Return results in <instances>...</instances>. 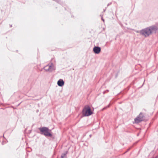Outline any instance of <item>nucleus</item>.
<instances>
[{
    "instance_id": "obj_1",
    "label": "nucleus",
    "mask_w": 158,
    "mask_h": 158,
    "mask_svg": "<svg viewBox=\"0 0 158 158\" xmlns=\"http://www.w3.org/2000/svg\"><path fill=\"white\" fill-rule=\"evenodd\" d=\"M157 30L156 27L155 26H152L142 30L140 31V33L144 35L145 37H147L152 33L155 32Z\"/></svg>"
},
{
    "instance_id": "obj_2",
    "label": "nucleus",
    "mask_w": 158,
    "mask_h": 158,
    "mask_svg": "<svg viewBox=\"0 0 158 158\" xmlns=\"http://www.w3.org/2000/svg\"><path fill=\"white\" fill-rule=\"evenodd\" d=\"M39 129L41 132L42 134H43L45 136H52V135L51 133V130H49L48 128L46 127H43L39 128Z\"/></svg>"
},
{
    "instance_id": "obj_3",
    "label": "nucleus",
    "mask_w": 158,
    "mask_h": 158,
    "mask_svg": "<svg viewBox=\"0 0 158 158\" xmlns=\"http://www.w3.org/2000/svg\"><path fill=\"white\" fill-rule=\"evenodd\" d=\"M82 113L84 116H88L93 114L91 108L89 105H86L84 106L82 110Z\"/></svg>"
},
{
    "instance_id": "obj_4",
    "label": "nucleus",
    "mask_w": 158,
    "mask_h": 158,
    "mask_svg": "<svg viewBox=\"0 0 158 158\" xmlns=\"http://www.w3.org/2000/svg\"><path fill=\"white\" fill-rule=\"evenodd\" d=\"M144 116L143 113L141 112L134 120L135 123H138L144 120Z\"/></svg>"
},
{
    "instance_id": "obj_5",
    "label": "nucleus",
    "mask_w": 158,
    "mask_h": 158,
    "mask_svg": "<svg viewBox=\"0 0 158 158\" xmlns=\"http://www.w3.org/2000/svg\"><path fill=\"white\" fill-rule=\"evenodd\" d=\"M54 66L53 63L49 64L44 67V70L46 71L51 72L54 70Z\"/></svg>"
},
{
    "instance_id": "obj_6",
    "label": "nucleus",
    "mask_w": 158,
    "mask_h": 158,
    "mask_svg": "<svg viewBox=\"0 0 158 158\" xmlns=\"http://www.w3.org/2000/svg\"><path fill=\"white\" fill-rule=\"evenodd\" d=\"M101 50V48L99 47H94L93 48V51L94 52L97 54H99Z\"/></svg>"
},
{
    "instance_id": "obj_7",
    "label": "nucleus",
    "mask_w": 158,
    "mask_h": 158,
    "mask_svg": "<svg viewBox=\"0 0 158 158\" xmlns=\"http://www.w3.org/2000/svg\"><path fill=\"white\" fill-rule=\"evenodd\" d=\"M57 84L60 86H62L64 84V82L61 79H60L57 82Z\"/></svg>"
},
{
    "instance_id": "obj_8",
    "label": "nucleus",
    "mask_w": 158,
    "mask_h": 158,
    "mask_svg": "<svg viewBox=\"0 0 158 158\" xmlns=\"http://www.w3.org/2000/svg\"><path fill=\"white\" fill-rule=\"evenodd\" d=\"M66 154L63 153L62 154L61 156V158H64V157L66 156Z\"/></svg>"
},
{
    "instance_id": "obj_9",
    "label": "nucleus",
    "mask_w": 158,
    "mask_h": 158,
    "mask_svg": "<svg viewBox=\"0 0 158 158\" xmlns=\"http://www.w3.org/2000/svg\"><path fill=\"white\" fill-rule=\"evenodd\" d=\"M102 19L104 22V20L103 19V18L102 17Z\"/></svg>"
},
{
    "instance_id": "obj_10",
    "label": "nucleus",
    "mask_w": 158,
    "mask_h": 158,
    "mask_svg": "<svg viewBox=\"0 0 158 158\" xmlns=\"http://www.w3.org/2000/svg\"><path fill=\"white\" fill-rule=\"evenodd\" d=\"M106 91H107V92H108L109 91V90H106Z\"/></svg>"
},
{
    "instance_id": "obj_11",
    "label": "nucleus",
    "mask_w": 158,
    "mask_h": 158,
    "mask_svg": "<svg viewBox=\"0 0 158 158\" xmlns=\"http://www.w3.org/2000/svg\"><path fill=\"white\" fill-rule=\"evenodd\" d=\"M157 158V157H155V158H153H153Z\"/></svg>"
}]
</instances>
